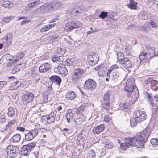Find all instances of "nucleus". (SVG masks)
I'll list each match as a JSON object with an SVG mask.
<instances>
[{
	"label": "nucleus",
	"instance_id": "5701e85b",
	"mask_svg": "<svg viewBox=\"0 0 158 158\" xmlns=\"http://www.w3.org/2000/svg\"><path fill=\"white\" fill-rule=\"evenodd\" d=\"M49 3L51 6H52V11L59 9L60 6V3L59 2L56 1L50 2Z\"/></svg>",
	"mask_w": 158,
	"mask_h": 158
},
{
	"label": "nucleus",
	"instance_id": "864d4df0",
	"mask_svg": "<svg viewBox=\"0 0 158 158\" xmlns=\"http://www.w3.org/2000/svg\"><path fill=\"white\" fill-rule=\"evenodd\" d=\"M102 141L103 142V143L104 144V146H106L108 144L112 142H110V139H106L105 138H103Z\"/></svg>",
	"mask_w": 158,
	"mask_h": 158
},
{
	"label": "nucleus",
	"instance_id": "20e7f679",
	"mask_svg": "<svg viewBox=\"0 0 158 158\" xmlns=\"http://www.w3.org/2000/svg\"><path fill=\"white\" fill-rule=\"evenodd\" d=\"M52 6L50 4L49 2L45 4L38 8L34 11L35 14H44L52 11Z\"/></svg>",
	"mask_w": 158,
	"mask_h": 158
},
{
	"label": "nucleus",
	"instance_id": "72a5a7b5",
	"mask_svg": "<svg viewBox=\"0 0 158 158\" xmlns=\"http://www.w3.org/2000/svg\"><path fill=\"white\" fill-rule=\"evenodd\" d=\"M75 10L76 11L74 12H76L77 14H78V13H81L85 10V7H83L81 5H78L76 7Z\"/></svg>",
	"mask_w": 158,
	"mask_h": 158
},
{
	"label": "nucleus",
	"instance_id": "58836bf2",
	"mask_svg": "<svg viewBox=\"0 0 158 158\" xmlns=\"http://www.w3.org/2000/svg\"><path fill=\"white\" fill-rule=\"evenodd\" d=\"M151 18L150 14L144 12H143L141 15V18L143 20H146Z\"/></svg>",
	"mask_w": 158,
	"mask_h": 158
},
{
	"label": "nucleus",
	"instance_id": "2f4dec72",
	"mask_svg": "<svg viewBox=\"0 0 158 158\" xmlns=\"http://www.w3.org/2000/svg\"><path fill=\"white\" fill-rule=\"evenodd\" d=\"M43 101L46 102L48 101V98L51 99L52 98V94L49 93H44L43 94Z\"/></svg>",
	"mask_w": 158,
	"mask_h": 158
},
{
	"label": "nucleus",
	"instance_id": "052dcab7",
	"mask_svg": "<svg viewBox=\"0 0 158 158\" xmlns=\"http://www.w3.org/2000/svg\"><path fill=\"white\" fill-rule=\"evenodd\" d=\"M114 144L112 142L104 146V147L107 149H111L114 146Z\"/></svg>",
	"mask_w": 158,
	"mask_h": 158
},
{
	"label": "nucleus",
	"instance_id": "37998d69",
	"mask_svg": "<svg viewBox=\"0 0 158 158\" xmlns=\"http://www.w3.org/2000/svg\"><path fill=\"white\" fill-rule=\"evenodd\" d=\"M84 110L85 107H80L76 110V113L77 114H82Z\"/></svg>",
	"mask_w": 158,
	"mask_h": 158
},
{
	"label": "nucleus",
	"instance_id": "9b49d317",
	"mask_svg": "<svg viewBox=\"0 0 158 158\" xmlns=\"http://www.w3.org/2000/svg\"><path fill=\"white\" fill-rule=\"evenodd\" d=\"M54 71L58 73L66 75L68 73V71L64 64L60 63L58 67L54 69Z\"/></svg>",
	"mask_w": 158,
	"mask_h": 158
},
{
	"label": "nucleus",
	"instance_id": "de8ad7c7",
	"mask_svg": "<svg viewBox=\"0 0 158 158\" xmlns=\"http://www.w3.org/2000/svg\"><path fill=\"white\" fill-rule=\"evenodd\" d=\"M14 18L13 16H10L7 17H5L3 19V20L4 22L8 23L10 21L12 20Z\"/></svg>",
	"mask_w": 158,
	"mask_h": 158
},
{
	"label": "nucleus",
	"instance_id": "f704fd0d",
	"mask_svg": "<svg viewBox=\"0 0 158 158\" xmlns=\"http://www.w3.org/2000/svg\"><path fill=\"white\" fill-rule=\"evenodd\" d=\"M66 52V50L64 48L59 47L57 48L56 53L59 56H61L63 55Z\"/></svg>",
	"mask_w": 158,
	"mask_h": 158
},
{
	"label": "nucleus",
	"instance_id": "4d7b16f0",
	"mask_svg": "<svg viewBox=\"0 0 158 158\" xmlns=\"http://www.w3.org/2000/svg\"><path fill=\"white\" fill-rule=\"evenodd\" d=\"M149 26L152 28H155L157 26L156 23L154 21H151L149 23Z\"/></svg>",
	"mask_w": 158,
	"mask_h": 158
},
{
	"label": "nucleus",
	"instance_id": "3c124183",
	"mask_svg": "<svg viewBox=\"0 0 158 158\" xmlns=\"http://www.w3.org/2000/svg\"><path fill=\"white\" fill-rule=\"evenodd\" d=\"M120 108L121 109H127L129 106L128 104L127 103H124L123 104H120Z\"/></svg>",
	"mask_w": 158,
	"mask_h": 158
},
{
	"label": "nucleus",
	"instance_id": "09e8293b",
	"mask_svg": "<svg viewBox=\"0 0 158 158\" xmlns=\"http://www.w3.org/2000/svg\"><path fill=\"white\" fill-rule=\"evenodd\" d=\"M150 142L153 145L158 146V138L152 139Z\"/></svg>",
	"mask_w": 158,
	"mask_h": 158
},
{
	"label": "nucleus",
	"instance_id": "7ed1b4c3",
	"mask_svg": "<svg viewBox=\"0 0 158 158\" xmlns=\"http://www.w3.org/2000/svg\"><path fill=\"white\" fill-rule=\"evenodd\" d=\"M6 152L9 157L14 158L19 153V148L17 146L9 145L7 147Z\"/></svg>",
	"mask_w": 158,
	"mask_h": 158
},
{
	"label": "nucleus",
	"instance_id": "ddd939ff",
	"mask_svg": "<svg viewBox=\"0 0 158 158\" xmlns=\"http://www.w3.org/2000/svg\"><path fill=\"white\" fill-rule=\"evenodd\" d=\"M147 117V115L144 111L138 110L136 112L135 118H137V120L140 122L146 119Z\"/></svg>",
	"mask_w": 158,
	"mask_h": 158
},
{
	"label": "nucleus",
	"instance_id": "c756f323",
	"mask_svg": "<svg viewBox=\"0 0 158 158\" xmlns=\"http://www.w3.org/2000/svg\"><path fill=\"white\" fill-rule=\"evenodd\" d=\"M21 151L22 154L23 155L27 156L31 152L28 149L26 145L23 146L22 148Z\"/></svg>",
	"mask_w": 158,
	"mask_h": 158
},
{
	"label": "nucleus",
	"instance_id": "0e129e2a",
	"mask_svg": "<svg viewBox=\"0 0 158 158\" xmlns=\"http://www.w3.org/2000/svg\"><path fill=\"white\" fill-rule=\"evenodd\" d=\"M123 54L121 52H119L117 54V58L119 61L120 59H123L125 58L123 56Z\"/></svg>",
	"mask_w": 158,
	"mask_h": 158
},
{
	"label": "nucleus",
	"instance_id": "473e14b6",
	"mask_svg": "<svg viewBox=\"0 0 158 158\" xmlns=\"http://www.w3.org/2000/svg\"><path fill=\"white\" fill-rule=\"evenodd\" d=\"M151 85L152 89L156 90L158 86V81L156 80L152 79L151 83Z\"/></svg>",
	"mask_w": 158,
	"mask_h": 158
},
{
	"label": "nucleus",
	"instance_id": "aec40b11",
	"mask_svg": "<svg viewBox=\"0 0 158 158\" xmlns=\"http://www.w3.org/2000/svg\"><path fill=\"white\" fill-rule=\"evenodd\" d=\"M73 114L71 110H69L66 115V118L68 123H71L73 120Z\"/></svg>",
	"mask_w": 158,
	"mask_h": 158
},
{
	"label": "nucleus",
	"instance_id": "69168bd1",
	"mask_svg": "<svg viewBox=\"0 0 158 158\" xmlns=\"http://www.w3.org/2000/svg\"><path fill=\"white\" fill-rule=\"evenodd\" d=\"M5 117V116H1L0 117V123L2 124L6 121Z\"/></svg>",
	"mask_w": 158,
	"mask_h": 158
},
{
	"label": "nucleus",
	"instance_id": "bb28decb",
	"mask_svg": "<svg viewBox=\"0 0 158 158\" xmlns=\"http://www.w3.org/2000/svg\"><path fill=\"white\" fill-rule=\"evenodd\" d=\"M118 68L117 65L115 64L110 67L107 70V76L108 77H110V74L113 71L115 70L117 71V69Z\"/></svg>",
	"mask_w": 158,
	"mask_h": 158
},
{
	"label": "nucleus",
	"instance_id": "6ab92c4d",
	"mask_svg": "<svg viewBox=\"0 0 158 158\" xmlns=\"http://www.w3.org/2000/svg\"><path fill=\"white\" fill-rule=\"evenodd\" d=\"M104 129V126L103 124H100L94 127L93 129L94 133L98 134L102 131Z\"/></svg>",
	"mask_w": 158,
	"mask_h": 158
},
{
	"label": "nucleus",
	"instance_id": "338daca9",
	"mask_svg": "<svg viewBox=\"0 0 158 158\" xmlns=\"http://www.w3.org/2000/svg\"><path fill=\"white\" fill-rule=\"evenodd\" d=\"M10 62H8L7 63V65L9 64L10 65H13L15 64V63L16 62V61L15 60L10 59L9 60Z\"/></svg>",
	"mask_w": 158,
	"mask_h": 158
},
{
	"label": "nucleus",
	"instance_id": "5fc2aeb1",
	"mask_svg": "<svg viewBox=\"0 0 158 158\" xmlns=\"http://www.w3.org/2000/svg\"><path fill=\"white\" fill-rule=\"evenodd\" d=\"M49 29V27L48 25H45L44 27L41 28L40 31L41 32H44L47 31Z\"/></svg>",
	"mask_w": 158,
	"mask_h": 158
},
{
	"label": "nucleus",
	"instance_id": "4468645a",
	"mask_svg": "<svg viewBox=\"0 0 158 158\" xmlns=\"http://www.w3.org/2000/svg\"><path fill=\"white\" fill-rule=\"evenodd\" d=\"M51 66L50 63H45L41 64L39 68V71L41 73H44L48 71L51 69Z\"/></svg>",
	"mask_w": 158,
	"mask_h": 158
},
{
	"label": "nucleus",
	"instance_id": "c03bdc74",
	"mask_svg": "<svg viewBox=\"0 0 158 158\" xmlns=\"http://www.w3.org/2000/svg\"><path fill=\"white\" fill-rule=\"evenodd\" d=\"M108 12L105 11H102L99 15V17L100 18L104 19L107 16Z\"/></svg>",
	"mask_w": 158,
	"mask_h": 158
},
{
	"label": "nucleus",
	"instance_id": "393cba45",
	"mask_svg": "<svg viewBox=\"0 0 158 158\" xmlns=\"http://www.w3.org/2000/svg\"><path fill=\"white\" fill-rule=\"evenodd\" d=\"M76 97L75 92L71 91L68 92L66 95V98L68 99L73 100Z\"/></svg>",
	"mask_w": 158,
	"mask_h": 158
},
{
	"label": "nucleus",
	"instance_id": "dca6fc26",
	"mask_svg": "<svg viewBox=\"0 0 158 158\" xmlns=\"http://www.w3.org/2000/svg\"><path fill=\"white\" fill-rule=\"evenodd\" d=\"M99 58L95 55H89L88 56V60L90 64L93 66L96 64L98 61Z\"/></svg>",
	"mask_w": 158,
	"mask_h": 158
},
{
	"label": "nucleus",
	"instance_id": "bf43d9fd",
	"mask_svg": "<svg viewBox=\"0 0 158 158\" xmlns=\"http://www.w3.org/2000/svg\"><path fill=\"white\" fill-rule=\"evenodd\" d=\"M59 39V37L57 35H52V39H51L53 43L54 41H57Z\"/></svg>",
	"mask_w": 158,
	"mask_h": 158
},
{
	"label": "nucleus",
	"instance_id": "b1692460",
	"mask_svg": "<svg viewBox=\"0 0 158 158\" xmlns=\"http://www.w3.org/2000/svg\"><path fill=\"white\" fill-rule=\"evenodd\" d=\"M21 139V135L19 134H16L14 135L10 139L11 143H15L19 141Z\"/></svg>",
	"mask_w": 158,
	"mask_h": 158
},
{
	"label": "nucleus",
	"instance_id": "9d476101",
	"mask_svg": "<svg viewBox=\"0 0 158 158\" xmlns=\"http://www.w3.org/2000/svg\"><path fill=\"white\" fill-rule=\"evenodd\" d=\"M34 97V95L32 93H29L24 95L22 98L23 104L26 105L32 102Z\"/></svg>",
	"mask_w": 158,
	"mask_h": 158
},
{
	"label": "nucleus",
	"instance_id": "79ce46f5",
	"mask_svg": "<svg viewBox=\"0 0 158 158\" xmlns=\"http://www.w3.org/2000/svg\"><path fill=\"white\" fill-rule=\"evenodd\" d=\"M135 81V79L134 78L131 77L127 80L126 83L128 82H129V84L131 85H134H134L135 86H136Z\"/></svg>",
	"mask_w": 158,
	"mask_h": 158
},
{
	"label": "nucleus",
	"instance_id": "423d86ee",
	"mask_svg": "<svg viewBox=\"0 0 158 158\" xmlns=\"http://www.w3.org/2000/svg\"><path fill=\"white\" fill-rule=\"evenodd\" d=\"M111 92L108 90L104 94L103 96V99L102 102V105L103 108L108 110L110 107V99Z\"/></svg>",
	"mask_w": 158,
	"mask_h": 158
},
{
	"label": "nucleus",
	"instance_id": "c85d7f7f",
	"mask_svg": "<svg viewBox=\"0 0 158 158\" xmlns=\"http://www.w3.org/2000/svg\"><path fill=\"white\" fill-rule=\"evenodd\" d=\"M38 72V69L36 67H34L31 69V76L33 78H35L39 75Z\"/></svg>",
	"mask_w": 158,
	"mask_h": 158
},
{
	"label": "nucleus",
	"instance_id": "f257e3e1",
	"mask_svg": "<svg viewBox=\"0 0 158 158\" xmlns=\"http://www.w3.org/2000/svg\"><path fill=\"white\" fill-rule=\"evenodd\" d=\"M150 133L151 131L149 128L147 127L134 137L126 139L125 143H121L119 140H118V141L120 144L121 148L124 150L128 148L129 145L141 148L143 147L144 143L148 140Z\"/></svg>",
	"mask_w": 158,
	"mask_h": 158
},
{
	"label": "nucleus",
	"instance_id": "cd10ccee",
	"mask_svg": "<svg viewBox=\"0 0 158 158\" xmlns=\"http://www.w3.org/2000/svg\"><path fill=\"white\" fill-rule=\"evenodd\" d=\"M85 117L84 115L81 114L77 117V118L75 121V122L76 124L80 125L82 124L84 121H85Z\"/></svg>",
	"mask_w": 158,
	"mask_h": 158
},
{
	"label": "nucleus",
	"instance_id": "a19ab883",
	"mask_svg": "<svg viewBox=\"0 0 158 158\" xmlns=\"http://www.w3.org/2000/svg\"><path fill=\"white\" fill-rule=\"evenodd\" d=\"M37 5L35 4L34 3L31 1L28 4L26 7V10H30L33 9L35 6H36Z\"/></svg>",
	"mask_w": 158,
	"mask_h": 158
},
{
	"label": "nucleus",
	"instance_id": "f03ea898",
	"mask_svg": "<svg viewBox=\"0 0 158 158\" xmlns=\"http://www.w3.org/2000/svg\"><path fill=\"white\" fill-rule=\"evenodd\" d=\"M124 89L126 92H128L129 94H127V96L128 97H131L136 98L137 99V98L139 97V92L138 89L136 88V87H133L132 86L125 85Z\"/></svg>",
	"mask_w": 158,
	"mask_h": 158
},
{
	"label": "nucleus",
	"instance_id": "6e6552de",
	"mask_svg": "<svg viewBox=\"0 0 158 158\" xmlns=\"http://www.w3.org/2000/svg\"><path fill=\"white\" fill-rule=\"evenodd\" d=\"M38 134V130L36 129L29 131L25 134V139L27 141H30L36 137Z\"/></svg>",
	"mask_w": 158,
	"mask_h": 158
},
{
	"label": "nucleus",
	"instance_id": "49530a36",
	"mask_svg": "<svg viewBox=\"0 0 158 158\" xmlns=\"http://www.w3.org/2000/svg\"><path fill=\"white\" fill-rule=\"evenodd\" d=\"M26 145L31 152V149L35 147L36 143L35 142H34L32 143L28 144Z\"/></svg>",
	"mask_w": 158,
	"mask_h": 158
},
{
	"label": "nucleus",
	"instance_id": "c9c22d12",
	"mask_svg": "<svg viewBox=\"0 0 158 158\" xmlns=\"http://www.w3.org/2000/svg\"><path fill=\"white\" fill-rule=\"evenodd\" d=\"M72 23V22L71 23H67L65 27L64 30L66 31H68L74 29Z\"/></svg>",
	"mask_w": 158,
	"mask_h": 158
},
{
	"label": "nucleus",
	"instance_id": "e433bc0d",
	"mask_svg": "<svg viewBox=\"0 0 158 158\" xmlns=\"http://www.w3.org/2000/svg\"><path fill=\"white\" fill-rule=\"evenodd\" d=\"M73 26L74 27V29L78 28L82 26V23L79 21H73L72 22Z\"/></svg>",
	"mask_w": 158,
	"mask_h": 158
},
{
	"label": "nucleus",
	"instance_id": "412c9836",
	"mask_svg": "<svg viewBox=\"0 0 158 158\" xmlns=\"http://www.w3.org/2000/svg\"><path fill=\"white\" fill-rule=\"evenodd\" d=\"M120 73L117 70H114L111 72L110 77L112 80L115 81L119 79L120 77Z\"/></svg>",
	"mask_w": 158,
	"mask_h": 158
},
{
	"label": "nucleus",
	"instance_id": "0eeeda50",
	"mask_svg": "<svg viewBox=\"0 0 158 158\" xmlns=\"http://www.w3.org/2000/svg\"><path fill=\"white\" fill-rule=\"evenodd\" d=\"M96 83L95 81L91 79L86 80L84 84V88L89 91L94 90L96 87Z\"/></svg>",
	"mask_w": 158,
	"mask_h": 158
},
{
	"label": "nucleus",
	"instance_id": "f8f14e48",
	"mask_svg": "<svg viewBox=\"0 0 158 158\" xmlns=\"http://www.w3.org/2000/svg\"><path fill=\"white\" fill-rule=\"evenodd\" d=\"M119 61L122 65L126 68H131L133 66V63L128 58H120Z\"/></svg>",
	"mask_w": 158,
	"mask_h": 158
},
{
	"label": "nucleus",
	"instance_id": "a878e982",
	"mask_svg": "<svg viewBox=\"0 0 158 158\" xmlns=\"http://www.w3.org/2000/svg\"><path fill=\"white\" fill-rule=\"evenodd\" d=\"M15 110L14 108L10 107L8 108L7 114L9 117H14L15 114Z\"/></svg>",
	"mask_w": 158,
	"mask_h": 158
},
{
	"label": "nucleus",
	"instance_id": "680f3d73",
	"mask_svg": "<svg viewBox=\"0 0 158 158\" xmlns=\"http://www.w3.org/2000/svg\"><path fill=\"white\" fill-rule=\"evenodd\" d=\"M111 119V118L108 114L106 115L104 117V120L106 122H109Z\"/></svg>",
	"mask_w": 158,
	"mask_h": 158
},
{
	"label": "nucleus",
	"instance_id": "4c0bfd02",
	"mask_svg": "<svg viewBox=\"0 0 158 158\" xmlns=\"http://www.w3.org/2000/svg\"><path fill=\"white\" fill-rule=\"evenodd\" d=\"M130 122L131 126L133 127L137 124V123L140 122L139 120H137V118L135 117L131 118L130 120Z\"/></svg>",
	"mask_w": 158,
	"mask_h": 158
},
{
	"label": "nucleus",
	"instance_id": "6e6d98bb",
	"mask_svg": "<svg viewBox=\"0 0 158 158\" xmlns=\"http://www.w3.org/2000/svg\"><path fill=\"white\" fill-rule=\"evenodd\" d=\"M15 122L16 121L15 120H12L8 122L7 125L12 129L13 127V125L15 124Z\"/></svg>",
	"mask_w": 158,
	"mask_h": 158
},
{
	"label": "nucleus",
	"instance_id": "39448f33",
	"mask_svg": "<svg viewBox=\"0 0 158 158\" xmlns=\"http://www.w3.org/2000/svg\"><path fill=\"white\" fill-rule=\"evenodd\" d=\"M56 111H53L48 116L43 115L41 117V121L44 123L47 124L51 123L55 121V117L56 116Z\"/></svg>",
	"mask_w": 158,
	"mask_h": 158
},
{
	"label": "nucleus",
	"instance_id": "4be33fe9",
	"mask_svg": "<svg viewBox=\"0 0 158 158\" xmlns=\"http://www.w3.org/2000/svg\"><path fill=\"white\" fill-rule=\"evenodd\" d=\"M138 3L134 0H129V4L127 5V7L131 9L136 10L137 8Z\"/></svg>",
	"mask_w": 158,
	"mask_h": 158
},
{
	"label": "nucleus",
	"instance_id": "ea45409f",
	"mask_svg": "<svg viewBox=\"0 0 158 158\" xmlns=\"http://www.w3.org/2000/svg\"><path fill=\"white\" fill-rule=\"evenodd\" d=\"M139 58L141 62L143 61L145 58H148V57L146 52L144 53L143 52L140 54L139 56Z\"/></svg>",
	"mask_w": 158,
	"mask_h": 158
},
{
	"label": "nucleus",
	"instance_id": "7c9ffc66",
	"mask_svg": "<svg viewBox=\"0 0 158 158\" xmlns=\"http://www.w3.org/2000/svg\"><path fill=\"white\" fill-rule=\"evenodd\" d=\"M12 36L11 34H8L7 35L6 39L4 40V42L7 44V45L9 46L11 44Z\"/></svg>",
	"mask_w": 158,
	"mask_h": 158
},
{
	"label": "nucleus",
	"instance_id": "8fccbe9b",
	"mask_svg": "<svg viewBox=\"0 0 158 158\" xmlns=\"http://www.w3.org/2000/svg\"><path fill=\"white\" fill-rule=\"evenodd\" d=\"M60 57L59 56H56L54 55L53 56V57L52 58V60L53 62H57L58 63L59 62L60 59L59 58Z\"/></svg>",
	"mask_w": 158,
	"mask_h": 158
},
{
	"label": "nucleus",
	"instance_id": "603ef678",
	"mask_svg": "<svg viewBox=\"0 0 158 158\" xmlns=\"http://www.w3.org/2000/svg\"><path fill=\"white\" fill-rule=\"evenodd\" d=\"M24 56V54L23 52H21L17 54L16 56L18 60H19L20 59L22 58Z\"/></svg>",
	"mask_w": 158,
	"mask_h": 158
},
{
	"label": "nucleus",
	"instance_id": "1a4fd4ad",
	"mask_svg": "<svg viewBox=\"0 0 158 158\" xmlns=\"http://www.w3.org/2000/svg\"><path fill=\"white\" fill-rule=\"evenodd\" d=\"M85 73V71L84 69L80 68L75 69L73 70L72 78L74 80H78Z\"/></svg>",
	"mask_w": 158,
	"mask_h": 158
},
{
	"label": "nucleus",
	"instance_id": "a18cd8bd",
	"mask_svg": "<svg viewBox=\"0 0 158 158\" xmlns=\"http://www.w3.org/2000/svg\"><path fill=\"white\" fill-rule=\"evenodd\" d=\"M21 65H18L15 66L12 69V73L13 74H15L20 71V66Z\"/></svg>",
	"mask_w": 158,
	"mask_h": 158
},
{
	"label": "nucleus",
	"instance_id": "a211bd4d",
	"mask_svg": "<svg viewBox=\"0 0 158 158\" xmlns=\"http://www.w3.org/2000/svg\"><path fill=\"white\" fill-rule=\"evenodd\" d=\"M50 79L51 81L58 85L59 86L61 82V79L60 77L57 75H53L51 76Z\"/></svg>",
	"mask_w": 158,
	"mask_h": 158
},
{
	"label": "nucleus",
	"instance_id": "774afa93",
	"mask_svg": "<svg viewBox=\"0 0 158 158\" xmlns=\"http://www.w3.org/2000/svg\"><path fill=\"white\" fill-rule=\"evenodd\" d=\"M83 137H84L82 134L79 133L77 137V140L78 141H80L83 139Z\"/></svg>",
	"mask_w": 158,
	"mask_h": 158
},
{
	"label": "nucleus",
	"instance_id": "13d9d810",
	"mask_svg": "<svg viewBox=\"0 0 158 158\" xmlns=\"http://www.w3.org/2000/svg\"><path fill=\"white\" fill-rule=\"evenodd\" d=\"M7 82L5 81H0V89H1L7 85Z\"/></svg>",
	"mask_w": 158,
	"mask_h": 158
},
{
	"label": "nucleus",
	"instance_id": "f3484780",
	"mask_svg": "<svg viewBox=\"0 0 158 158\" xmlns=\"http://www.w3.org/2000/svg\"><path fill=\"white\" fill-rule=\"evenodd\" d=\"M2 6L9 9L11 8L13 6L12 2L8 0H1Z\"/></svg>",
	"mask_w": 158,
	"mask_h": 158
},
{
	"label": "nucleus",
	"instance_id": "e2e57ef3",
	"mask_svg": "<svg viewBox=\"0 0 158 158\" xmlns=\"http://www.w3.org/2000/svg\"><path fill=\"white\" fill-rule=\"evenodd\" d=\"M14 86L15 87V89L17 88L18 87H19L21 84V82L18 81L16 82H14L13 83Z\"/></svg>",
	"mask_w": 158,
	"mask_h": 158
},
{
	"label": "nucleus",
	"instance_id": "2eb2a0df",
	"mask_svg": "<svg viewBox=\"0 0 158 158\" xmlns=\"http://www.w3.org/2000/svg\"><path fill=\"white\" fill-rule=\"evenodd\" d=\"M145 47L146 48L145 52L147 54L148 57L151 58L153 57L154 56H157V55H156L154 52L155 48L154 47H151L149 45H147Z\"/></svg>",
	"mask_w": 158,
	"mask_h": 158
}]
</instances>
